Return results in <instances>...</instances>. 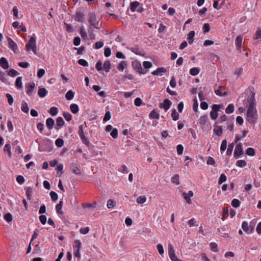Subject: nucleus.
Returning <instances> with one entry per match:
<instances>
[{
    "mask_svg": "<svg viewBox=\"0 0 261 261\" xmlns=\"http://www.w3.org/2000/svg\"><path fill=\"white\" fill-rule=\"evenodd\" d=\"M146 198L144 195L140 196L138 197L136 199L137 202L139 204H143L146 201Z\"/></svg>",
    "mask_w": 261,
    "mask_h": 261,
    "instance_id": "35",
    "label": "nucleus"
},
{
    "mask_svg": "<svg viewBox=\"0 0 261 261\" xmlns=\"http://www.w3.org/2000/svg\"><path fill=\"white\" fill-rule=\"evenodd\" d=\"M171 105L172 102H171L170 100H169L168 99H165L164 100L163 102L160 103L159 107L161 109H164L165 112H166L167 110L169 109Z\"/></svg>",
    "mask_w": 261,
    "mask_h": 261,
    "instance_id": "8",
    "label": "nucleus"
},
{
    "mask_svg": "<svg viewBox=\"0 0 261 261\" xmlns=\"http://www.w3.org/2000/svg\"><path fill=\"white\" fill-rule=\"evenodd\" d=\"M9 47L14 52L17 49V45L14 41L9 37H8Z\"/></svg>",
    "mask_w": 261,
    "mask_h": 261,
    "instance_id": "16",
    "label": "nucleus"
},
{
    "mask_svg": "<svg viewBox=\"0 0 261 261\" xmlns=\"http://www.w3.org/2000/svg\"><path fill=\"white\" fill-rule=\"evenodd\" d=\"M111 113H110V112L108 111L106 113V114L105 115L104 118L103 119V121L104 122H106V121L109 120L111 119Z\"/></svg>",
    "mask_w": 261,
    "mask_h": 261,
    "instance_id": "60",
    "label": "nucleus"
},
{
    "mask_svg": "<svg viewBox=\"0 0 261 261\" xmlns=\"http://www.w3.org/2000/svg\"><path fill=\"white\" fill-rule=\"evenodd\" d=\"M116 205V202L113 199H109L107 201V206L108 208H113Z\"/></svg>",
    "mask_w": 261,
    "mask_h": 261,
    "instance_id": "36",
    "label": "nucleus"
},
{
    "mask_svg": "<svg viewBox=\"0 0 261 261\" xmlns=\"http://www.w3.org/2000/svg\"><path fill=\"white\" fill-rule=\"evenodd\" d=\"M70 169L76 175H81V171L80 169L79 168L77 164L76 163H72L70 165Z\"/></svg>",
    "mask_w": 261,
    "mask_h": 261,
    "instance_id": "12",
    "label": "nucleus"
},
{
    "mask_svg": "<svg viewBox=\"0 0 261 261\" xmlns=\"http://www.w3.org/2000/svg\"><path fill=\"white\" fill-rule=\"evenodd\" d=\"M243 40V36L239 35L236 39L235 44L237 50H240L242 47V43Z\"/></svg>",
    "mask_w": 261,
    "mask_h": 261,
    "instance_id": "17",
    "label": "nucleus"
},
{
    "mask_svg": "<svg viewBox=\"0 0 261 261\" xmlns=\"http://www.w3.org/2000/svg\"><path fill=\"white\" fill-rule=\"evenodd\" d=\"M46 125L49 129H51L55 125V121L51 118H48L46 120Z\"/></svg>",
    "mask_w": 261,
    "mask_h": 261,
    "instance_id": "18",
    "label": "nucleus"
},
{
    "mask_svg": "<svg viewBox=\"0 0 261 261\" xmlns=\"http://www.w3.org/2000/svg\"><path fill=\"white\" fill-rule=\"evenodd\" d=\"M124 65H126L125 62L121 61L117 66V69L120 71H123L124 69Z\"/></svg>",
    "mask_w": 261,
    "mask_h": 261,
    "instance_id": "54",
    "label": "nucleus"
},
{
    "mask_svg": "<svg viewBox=\"0 0 261 261\" xmlns=\"http://www.w3.org/2000/svg\"><path fill=\"white\" fill-rule=\"evenodd\" d=\"M132 65L133 68L139 73L144 74L146 73L147 71L142 67L141 63L138 61H134L132 62Z\"/></svg>",
    "mask_w": 261,
    "mask_h": 261,
    "instance_id": "5",
    "label": "nucleus"
},
{
    "mask_svg": "<svg viewBox=\"0 0 261 261\" xmlns=\"http://www.w3.org/2000/svg\"><path fill=\"white\" fill-rule=\"evenodd\" d=\"M208 118L207 115L201 116L199 119L198 122L202 129L204 128L205 125L207 121Z\"/></svg>",
    "mask_w": 261,
    "mask_h": 261,
    "instance_id": "14",
    "label": "nucleus"
},
{
    "mask_svg": "<svg viewBox=\"0 0 261 261\" xmlns=\"http://www.w3.org/2000/svg\"><path fill=\"white\" fill-rule=\"evenodd\" d=\"M236 166L241 168L244 167L246 166V162L245 160H238L236 162Z\"/></svg>",
    "mask_w": 261,
    "mask_h": 261,
    "instance_id": "38",
    "label": "nucleus"
},
{
    "mask_svg": "<svg viewBox=\"0 0 261 261\" xmlns=\"http://www.w3.org/2000/svg\"><path fill=\"white\" fill-rule=\"evenodd\" d=\"M234 105L232 103L229 104L225 109L227 114H231L234 111Z\"/></svg>",
    "mask_w": 261,
    "mask_h": 261,
    "instance_id": "32",
    "label": "nucleus"
},
{
    "mask_svg": "<svg viewBox=\"0 0 261 261\" xmlns=\"http://www.w3.org/2000/svg\"><path fill=\"white\" fill-rule=\"evenodd\" d=\"M140 3L137 1H135L130 3V9L132 12H134L136 11V8L139 7Z\"/></svg>",
    "mask_w": 261,
    "mask_h": 261,
    "instance_id": "21",
    "label": "nucleus"
},
{
    "mask_svg": "<svg viewBox=\"0 0 261 261\" xmlns=\"http://www.w3.org/2000/svg\"><path fill=\"white\" fill-rule=\"evenodd\" d=\"M47 93V91L44 88H40L38 91V94L40 97H44Z\"/></svg>",
    "mask_w": 261,
    "mask_h": 261,
    "instance_id": "22",
    "label": "nucleus"
},
{
    "mask_svg": "<svg viewBox=\"0 0 261 261\" xmlns=\"http://www.w3.org/2000/svg\"><path fill=\"white\" fill-rule=\"evenodd\" d=\"M224 89V87L222 86H219V89L215 90V92L217 95L219 96L226 95L227 94L226 92H224V94H222L221 92V90H223Z\"/></svg>",
    "mask_w": 261,
    "mask_h": 261,
    "instance_id": "41",
    "label": "nucleus"
},
{
    "mask_svg": "<svg viewBox=\"0 0 261 261\" xmlns=\"http://www.w3.org/2000/svg\"><path fill=\"white\" fill-rule=\"evenodd\" d=\"M243 154V150L241 143H238L235 147L234 151V157L238 159Z\"/></svg>",
    "mask_w": 261,
    "mask_h": 261,
    "instance_id": "6",
    "label": "nucleus"
},
{
    "mask_svg": "<svg viewBox=\"0 0 261 261\" xmlns=\"http://www.w3.org/2000/svg\"><path fill=\"white\" fill-rule=\"evenodd\" d=\"M74 92L72 90H69L65 94V97L67 100H71L73 98Z\"/></svg>",
    "mask_w": 261,
    "mask_h": 261,
    "instance_id": "31",
    "label": "nucleus"
},
{
    "mask_svg": "<svg viewBox=\"0 0 261 261\" xmlns=\"http://www.w3.org/2000/svg\"><path fill=\"white\" fill-rule=\"evenodd\" d=\"M0 66L4 69H7L9 68V63L5 58L2 57L0 59Z\"/></svg>",
    "mask_w": 261,
    "mask_h": 261,
    "instance_id": "15",
    "label": "nucleus"
},
{
    "mask_svg": "<svg viewBox=\"0 0 261 261\" xmlns=\"http://www.w3.org/2000/svg\"><path fill=\"white\" fill-rule=\"evenodd\" d=\"M184 147L182 145L179 144L177 146V152L179 155H181L183 153Z\"/></svg>",
    "mask_w": 261,
    "mask_h": 261,
    "instance_id": "63",
    "label": "nucleus"
},
{
    "mask_svg": "<svg viewBox=\"0 0 261 261\" xmlns=\"http://www.w3.org/2000/svg\"><path fill=\"white\" fill-rule=\"evenodd\" d=\"M36 37L34 34L26 44L25 49L28 51H30V50H32L34 54H36Z\"/></svg>",
    "mask_w": 261,
    "mask_h": 261,
    "instance_id": "2",
    "label": "nucleus"
},
{
    "mask_svg": "<svg viewBox=\"0 0 261 261\" xmlns=\"http://www.w3.org/2000/svg\"><path fill=\"white\" fill-rule=\"evenodd\" d=\"M111 68V64L110 61H107L104 62L103 68L107 72H109Z\"/></svg>",
    "mask_w": 261,
    "mask_h": 261,
    "instance_id": "30",
    "label": "nucleus"
},
{
    "mask_svg": "<svg viewBox=\"0 0 261 261\" xmlns=\"http://www.w3.org/2000/svg\"><path fill=\"white\" fill-rule=\"evenodd\" d=\"M65 124V122L61 117H59L56 119V124L55 126L56 130H59Z\"/></svg>",
    "mask_w": 261,
    "mask_h": 261,
    "instance_id": "11",
    "label": "nucleus"
},
{
    "mask_svg": "<svg viewBox=\"0 0 261 261\" xmlns=\"http://www.w3.org/2000/svg\"><path fill=\"white\" fill-rule=\"evenodd\" d=\"M211 249L212 251L216 252L218 251L217 244L216 243H210Z\"/></svg>",
    "mask_w": 261,
    "mask_h": 261,
    "instance_id": "56",
    "label": "nucleus"
},
{
    "mask_svg": "<svg viewBox=\"0 0 261 261\" xmlns=\"http://www.w3.org/2000/svg\"><path fill=\"white\" fill-rule=\"evenodd\" d=\"M35 87V83L33 82H29L27 85H26V93L28 95L31 96L33 94Z\"/></svg>",
    "mask_w": 261,
    "mask_h": 261,
    "instance_id": "9",
    "label": "nucleus"
},
{
    "mask_svg": "<svg viewBox=\"0 0 261 261\" xmlns=\"http://www.w3.org/2000/svg\"><path fill=\"white\" fill-rule=\"evenodd\" d=\"M7 98H8V102L10 105H12L13 103V98L12 95L9 93L6 94Z\"/></svg>",
    "mask_w": 261,
    "mask_h": 261,
    "instance_id": "61",
    "label": "nucleus"
},
{
    "mask_svg": "<svg viewBox=\"0 0 261 261\" xmlns=\"http://www.w3.org/2000/svg\"><path fill=\"white\" fill-rule=\"evenodd\" d=\"M32 193V188L30 187L26 188V196L29 200L31 199V194Z\"/></svg>",
    "mask_w": 261,
    "mask_h": 261,
    "instance_id": "48",
    "label": "nucleus"
},
{
    "mask_svg": "<svg viewBox=\"0 0 261 261\" xmlns=\"http://www.w3.org/2000/svg\"><path fill=\"white\" fill-rule=\"evenodd\" d=\"M200 72L199 68L197 67H193L190 70V73L193 76L197 75Z\"/></svg>",
    "mask_w": 261,
    "mask_h": 261,
    "instance_id": "29",
    "label": "nucleus"
},
{
    "mask_svg": "<svg viewBox=\"0 0 261 261\" xmlns=\"http://www.w3.org/2000/svg\"><path fill=\"white\" fill-rule=\"evenodd\" d=\"M179 114L176 112L175 109L172 110L171 117L173 120H177L179 119Z\"/></svg>",
    "mask_w": 261,
    "mask_h": 261,
    "instance_id": "33",
    "label": "nucleus"
},
{
    "mask_svg": "<svg viewBox=\"0 0 261 261\" xmlns=\"http://www.w3.org/2000/svg\"><path fill=\"white\" fill-rule=\"evenodd\" d=\"M129 49L134 54L137 55H139L142 57H144L146 55L143 49L140 48L138 45H136L134 47H132Z\"/></svg>",
    "mask_w": 261,
    "mask_h": 261,
    "instance_id": "7",
    "label": "nucleus"
},
{
    "mask_svg": "<svg viewBox=\"0 0 261 261\" xmlns=\"http://www.w3.org/2000/svg\"><path fill=\"white\" fill-rule=\"evenodd\" d=\"M233 147H234L233 143H231L228 145V148H227V151H226V154L228 155H230L232 154Z\"/></svg>",
    "mask_w": 261,
    "mask_h": 261,
    "instance_id": "39",
    "label": "nucleus"
},
{
    "mask_svg": "<svg viewBox=\"0 0 261 261\" xmlns=\"http://www.w3.org/2000/svg\"><path fill=\"white\" fill-rule=\"evenodd\" d=\"M63 115L67 121H70L72 119V115L68 112H64Z\"/></svg>",
    "mask_w": 261,
    "mask_h": 261,
    "instance_id": "53",
    "label": "nucleus"
},
{
    "mask_svg": "<svg viewBox=\"0 0 261 261\" xmlns=\"http://www.w3.org/2000/svg\"><path fill=\"white\" fill-rule=\"evenodd\" d=\"M195 34V33L194 31H190L188 34L187 39L190 44H191L193 43Z\"/></svg>",
    "mask_w": 261,
    "mask_h": 261,
    "instance_id": "19",
    "label": "nucleus"
},
{
    "mask_svg": "<svg viewBox=\"0 0 261 261\" xmlns=\"http://www.w3.org/2000/svg\"><path fill=\"white\" fill-rule=\"evenodd\" d=\"M62 205H63V201H60L59 203L56 205V210L57 213H58L59 214H63V212L62 211Z\"/></svg>",
    "mask_w": 261,
    "mask_h": 261,
    "instance_id": "25",
    "label": "nucleus"
},
{
    "mask_svg": "<svg viewBox=\"0 0 261 261\" xmlns=\"http://www.w3.org/2000/svg\"><path fill=\"white\" fill-rule=\"evenodd\" d=\"M246 153L248 155L253 156L255 154V151L253 148H248L246 151Z\"/></svg>",
    "mask_w": 261,
    "mask_h": 261,
    "instance_id": "49",
    "label": "nucleus"
},
{
    "mask_svg": "<svg viewBox=\"0 0 261 261\" xmlns=\"http://www.w3.org/2000/svg\"><path fill=\"white\" fill-rule=\"evenodd\" d=\"M231 205L234 207H238L240 205V201L237 199H233L231 201Z\"/></svg>",
    "mask_w": 261,
    "mask_h": 261,
    "instance_id": "50",
    "label": "nucleus"
},
{
    "mask_svg": "<svg viewBox=\"0 0 261 261\" xmlns=\"http://www.w3.org/2000/svg\"><path fill=\"white\" fill-rule=\"evenodd\" d=\"M88 17V21L90 25L96 29H100V27H99V19L96 17V14L94 13H89Z\"/></svg>",
    "mask_w": 261,
    "mask_h": 261,
    "instance_id": "1",
    "label": "nucleus"
},
{
    "mask_svg": "<svg viewBox=\"0 0 261 261\" xmlns=\"http://www.w3.org/2000/svg\"><path fill=\"white\" fill-rule=\"evenodd\" d=\"M22 80L21 76H18L17 77L15 81V87L18 89H20L22 88Z\"/></svg>",
    "mask_w": 261,
    "mask_h": 261,
    "instance_id": "24",
    "label": "nucleus"
},
{
    "mask_svg": "<svg viewBox=\"0 0 261 261\" xmlns=\"http://www.w3.org/2000/svg\"><path fill=\"white\" fill-rule=\"evenodd\" d=\"M247 121L251 124H254L257 119V114L256 113H247Z\"/></svg>",
    "mask_w": 261,
    "mask_h": 261,
    "instance_id": "10",
    "label": "nucleus"
},
{
    "mask_svg": "<svg viewBox=\"0 0 261 261\" xmlns=\"http://www.w3.org/2000/svg\"><path fill=\"white\" fill-rule=\"evenodd\" d=\"M71 111L73 114H76L79 111V108L76 104L72 103L70 106Z\"/></svg>",
    "mask_w": 261,
    "mask_h": 261,
    "instance_id": "27",
    "label": "nucleus"
},
{
    "mask_svg": "<svg viewBox=\"0 0 261 261\" xmlns=\"http://www.w3.org/2000/svg\"><path fill=\"white\" fill-rule=\"evenodd\" d=\"M223 105L222 104L216 105L214 104L212 106V111L210 112V117L212 119L215 120L218 116V111L220 109L223 108Z\"/></svg>",
    "mask_w": 261,
    "mask_h": 261,
    "instance_id": "4",
    "label": "nucleus"
},
{
    "mask_svg": "<svg viewBox=\"0 0 261 261\" xmlns=\"http://www.w3.org/2000/svg\"><path fill=\"white\" fill-rule=\"evenodd\" d=\"M84 18V14L81 11H77L74 16V19L76 21L83 22Z\"/></svg>",
    "mask_w": 261,
    "mask_h": 261,
    "instance_id": "13",
    "label": "nucleus"
},
{
    "mask_svg": "<svg viewBox=\"0 0 261 261\" xmlns=\"http://www.w3.org/2000/svg\"><path fill=\"white\" fill-rule=\"evenodd\" d=\"M4 219L8 222H11L12 220V215L9 213H7L4 215Z\"/></svg>",
    "mask_w": 261,
    "mask_h": 261,
    "instance_id": "52",
    "label": "nucleus"
},
{
    "mask_svg": "<svg viewBox=\"0 0 261 261\" xmlns=\"http://www.w3.org/2000/svg\"><path fill=\"white\" fill-rule=\"evenodd\" d=\"M89 231V228L88 227H83L80 229V232L83 234H86Z\"/></svg>",
    "mask_w": 261,
    "mask_h": 261,
    "instance_id": "64",
    "label": "nucleus"
},
{
    "mask_svg": "<svg viewBox=\"0 0 261 261\" xmlns=\"http://www.w3.org/2000/svg\"><path fill=\"white\" fill-rule=\"evenodd\" d=\"M80 33L83 38L86 39L87 37V33L85 31V29L83 26L81 27Z\"/></svg>",
    "mask_w": 261,
    "mask_h": 261,
    "instance_id": "43",
    "label": "nucleus"
},
{
    "mask_svg": "<svg viewBox=\"0 0 261 261\" xmlns=\"http://www.w3.org/2000/svg\"><path fill=\"white\" fill-rule=\"evenodd\" d=\"M175 253V250L173 247V246L171 244H169L168 245V254L169 256H171L173 255Z\"/></svg>",
    "mask_w": 261,
    "mask_h": 261,
    "instance_id": "42",
    "label": "nucleus"
},
{
    "mask_svg": "<svg viewBox=\"0 0 261 261\" xmlns=\"http://www.w3.org/2000/svg\"><path fill=\"white\" fill-rule=\"evenodd\" d=\"M111 136L114 139H116L118 137V130L116 128H114L112 129L110 134Z\"/></svg>",
    "mask_w": 261,
    "mask_h": 261,
    "instance_id": "57",
    "label": "nucleus"
},
{
    "mask_svg": "<svg viewBox=\"0 0 261 261\" xmlns=\"http://www.w3.org/2000/svg\"><path fill=\"white\" fill-rule=\"evenodd\" d=\"M254 93H253L250 98L248 100L249 105L247 113H256L257 111L256 109V102L254 97Z\"/></svg>",
    "mask_w": 261,
    "mask_h": 261,
    "instance_id": "3",
    "label": "nucleus"
},
{
    "mask_svg": "<svg viewBox=\"0 0 261 261\" xmlns=\"http://www.w3.org/2000/svg\"><path fill=\"white\" fill-rule=\"evenodd\" d=\"M80 138L83 143H84L87 146H89L90 145V143L88 139L85 136V135L80 137Z\"/></svg>",
    "mask_w": 261,
    "mask_h": 261,
    "instance_id": "37",
    "label": "nucleus"
},
{
    "mask_svg": "<svg viewBox=\"0 0 261 261\" xmlns=\"http://www.w3.org/2000/svg\"><path fill=\"white\" fill-rule=\"evenodd\" d=\"M4 150L5 152H8L9 154V156L11 157V145L10 144H6L4 147Z\"/></svg>",
    "mask_w": 261,
    "mask_h": 261,
    "instance_id": "45",
    "label": "nucleus"
},
{
    "mask_svg": "<svg viewBox=\"0 0 261 261\" xmlns=\"http://www.w3.org/2000/svg\"><path fill=\"white\" fill-rule=\"evenodd\" d=\"M214 132L217 136H221L222 135L223 129L221 126L217 125L214 127Z\"/></svg>",
    "mask_w": 261,
    "mask_h": 261,
    "instance_id": "20",
    "label": "nucleus"
},
{
    "mask_svg": "<svg viewBox=\"0 0 261 261\" xmlns=\"http://www.w3.org/2000/svg\"><path fill=\"white\" fill-rule=\"evenodd\" d=\"M242 228L244 231L247 232L249 230V226L248 225V222L246 221L243 222L242 224Z\"/></svg>",
    "mask_w": 261,
    "mask_h": 261,
    "instance_id": "47",
    "label": "nucleus"
},
{
    "mask_svg": "<svg viewBox=\"0 0 261 261\" xmlns=\"http://www.w3.org/2000/svg\"><path fill=\"white\" fill-rule=\"evenodd\" d=\"M171 181L175 184L176 185H179V175L178 174L175 175L171 178Z\"/></svg>",
    "mask_w": 261,
    "mask_h": 261,
    "instance_id": "44",
    "label": "nucleus"
},
{
    "mask_svg": "<svg viewBox=\"0 0 261 261\" xmlns=\"http://www.w3.org/2000/svg\"><path fill=\"white\" fill-rule=\"evenodd\" d=\"M227 147V141L226 140H224L222 141L221 147H220V150L221 151H224Z\"/></svg>",
    "mask_w": 261,
    "mask_h": 261,
    "instance_id": "55",
    "label": "nucleus"
},
{
    "mask_svg": "<svg viewBox=\"0 0 261 261\" xmlns=\"http://www.w3.org/2000/svg\"><path fill=\"white\" fill-rule=\"evenodd\" d=\"M82 244L80 241L75 240L74 242L73 248L74 250H80L81 248Z\"/></svg>",
    "mask_w": 261,
    "mask_h": 261,
    "instance_id": "34",
    "label": "nucleus"
},
{
    "mask_svg": "<svg viewBox=\"0 0 261 261\" xmlns=\"http://www.w3.org/2000/svg\"><path fill=\"white\" fill-rule=\"evenodd\" d=\"M88 32L89 33V37L91 39H95V35L93 33V30L91 27L88 28Z\"/></svg>",
    "mask_w": 261,
    "mask_h": 261,
    "instance_id": "58",
    "label": "nucleus"
},
{
    "mask_svg": "<svg viewBox=\"0 0 261 261\" xmlns=\"http://www.w3.org/2000/svg\"><path fill=\"white\" fill-rule=\"evenodd\" d=\"M50 196L51 199L53 201H56L58 199V194L55 192H54V191L50 192Z\"/></svg>",
    "mask_w": 261,
    "mask_h": 261,
    "instance_id": "62",
    "label": "nucleus"
},
{
    "mask_svg": "<svg viewBox=\"0 0 261 261\" xmlns=\"http://www.w3.org/2000/svg\"><path fill=\"white\" fill-rule=\"evenodd\" d=\"M19 74L18 72L13 69H10L8 72V75L12 77H15Z\"/></svg>",
    "mask_w": 261,
    "mask_h": 261,
    "instance_id": "40",
    "label": "nucleus"
},
{
    "mask_svg": "<svg viewBox=\"0 0 261 261\" xmlns=\"http://www.w3.org/2000/svg\"><path fill=\"white\" fill-rule=\"evenodd\" d=\"M118 171L123 173H127L128 171L127 170L126 166L125 165H122L120 168L118 169Z\"/></svg>",
    "mask_w": 261,
    "mask_h": 261,
    "instance_id": "59",
    "label": "nucleus"
},
{
    "mask_svg": "<svg viewBox=\"0 0 261 261\" xmlns=\"http://www.w3.org/2000/svg\"><path fill=\"white\" fill-rule=\"evenodd\" d=\"M149 117L151 119H159L160 116L159 113L155 110H152L149 114Z\"/></svg>",
    "mask_w": 261,
    "mask_h": 261,
    "instance_id": "28",
    "label": "nucleus"
},
{
    "mask_svg": "<svg viewBox=\"0 0 261 261\" xmlns=\"http://www.w3.org/2000/svg\"><path fill=\"white\" fill-rule=\"evenodd\" d=\"M21 110L24 113H28L29 108L28 106V104L25 101H22L21 105Z\"/></svg>",
    "mask_w": 261,
    "mask_h": 261,
    "instance_id": "23",
    "label": "nucleus"
},
{
    "mask_svg": "<svg viewBox=\"0 0 261 261\" xmlns=\"http://www.w3.org/2000/svg\"><path fill=\"white\" fill-rule=\"evenodd\" d=\"M55 144L57 147H62L64 145V141L61 138H58L55 141Z\"/></svg>",
    "mask_w": 261,
    "mask_h": 261,
    "instance_id": "46",
    "label": "nucleus"
},
{
    "mask_svg": "<svg viewBox=\"0 0 261 261\" xmlns=\"http://www.w3.org/2000/svg\"><path fill=\"white\" fill-rule=\"evenodd\" d=\"M59 110L57 107H52L48 111V113L53 116H56L58 114Z\"/></svg>",
    "mask_w": 261,
    "mask_h": 261,
    "instance_id": "26",
    "label": "nucleus"
},
{
    "mask_svg": "<svg viewBox=\"0 0 261 261\" xmlns=\"http://www.w3.org/2000/svg\"><path fill=\"white\" fill-rule=\"evenodd\" d=\"M227 179L226 176L224 174H221L218 180V184L221 185L223 182H225Z\"/></svg>",
    "mask_w": 261,
    "mask_h": 261,
    "instance_id": "51",
    "label": "nucleus"
}]
</instances>
